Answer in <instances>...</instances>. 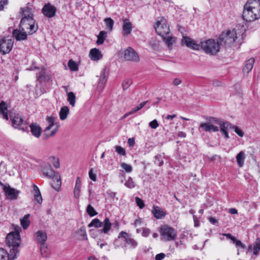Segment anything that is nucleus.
<instances>
[{
	"mask_svg": "<svg viewBox=\"0 0 260 260\" xmlns=\"http://www.w3.org/2000/svg\"><path fill=\"white\" fill-rule=\"evenodd\" d=\"M182 43L193 50H198L201 48L206 53L212 55H215L219 52L220 46L219 41H215L213 39H209L204 42H201L200 44H197L196 41L190 38L184 36H183Z\"/></svg>",
	"mask_w": 260,
	"mask_h": 260,
	"instance_id": "f257e3e1",
	"label": "nucleus"
},
{
	"mask_svg": "<svg viewBox=\"0 0 260 260\" xmlns=\"http://www.w3.org/2000/svg\"><path fill=\"white\" fill-rule=\"evenodd\" d=\"M245 32V26L239 24L232 31L228 30L223 32L219 36L218 41L220 45L231 46L237 42L238 43L240 39H242Z\"/></svg>",
	"mask_w": 260,
	"mask_h": 260,
	"instance_id": "f03ea898",
	"label": "nucleus"
},
{
	"mask_svg": "<svg viewBox=\"0 0 260 260\" xmlns=\"http://www.w3.org/2000/svg\"><path fill=\"white\" fill-rule=\"evenodd\" d=\"M7 246L10 249L11 259H16L19 255V250L18 248L21 243V237L20 233L17 232H12L10 233L6 238Z\"/></svg>",
	"mask_w": 260,
	"mask_h": 260,
	"instance_id": "7ed1b4c3",
	"label": "nucleus"
},
{
	"mask_svg": "<svg viewBox=\"0 0 260 260\" xmlns=\"http://www.w3.org/2000/svg\"><path fill=\"white\" fill-rule=\"evenodd\" d=\"M20 26L23 31L29 30V35H32L37 31L38 29V25L36 23V20L32 17H22L21 20Z\"/></svg>",
	"mask_w": 260,
	"mask_h": 260,
	"instance_id": "20e7f679",
	"label": "nucleus"
},
{
	"mask_svg": "<svg viewBox=\"0 0 260 260\" xmlns=\"http://www.w3.org/2000/svg\"><path fill=\"white\" fill-rule=\"evenodd\" d=\"M160 236L165 241L174 240L176 238V232L172 227L168 225H164L159 228Z\"/></svg>",
	"mask_w": 260,
	"mask_h": 260,
	"instance_id": "39448f33",
	"label": "nucleus"
},
{
	"mask_svg": "<svg viewBox=\"0 0 260 260\" xmlns=\"http://www.w3.org/2000/svg\"><path fill=\"white\" fill-rule=\"evenodd\" d=\"M102 226H104V228L100 230L101 233L108 234L111 227V223L108 218L106 217L104 222L100 221L98 218H94L88 224V227L89 228L94 227L98 228Z\"/></svg>",
	"mask_w": 260,
	"mask_h": 260,
	"instance_id": "423d86ee",
	"label": "nucleus"
},
{
	"mask_svg": "<svg viewBox=\"0 0 260 260\" xmlns=\"http://www.w3.org/2000/svg\"><path fill=\"white\" fill-rule=\"evenodd\" d=\"M208 121L206 122L201 123L199 126V130L203 129L206 132H217L219 131L218 126L214 125V124H217L216 118L213 117H210L207 118Z\"/></svg>",
	"mask_w": 260,
	"mask_h": 260,
	"instance_id": "0eeeda50",
	"label": "nucleus"
},
{
	"mask_svg": "<svg viewBox=\"0 0 260 260\" xmlns=\"http://www.w3.org/2000/svg\"><path fill=\"white\" fill-rule=\"evenodd\" d=\"M41 171L43 174L49 178L55 179L57 182V185L59 187L61 184L60 178H58V173H56L49 164H44L41 166Z\"/></svg>",
	"mask_w": 260,
	"mask_h": 260,
	"instance_id": "6e6552de",
	"label": "nucleus"
},
{
	"mask_svg": "<svg viewBox=\"0 0 260 260\" xmlns=\"http://www.w3.org/2000/svg\"><path fill=\"white\" fill-rule=\"evenodd\" d=\"M154 27L157 34L160 36L169 35L170 31L167 21L164 17L157 21Z\"/></svg>",
	"mask_w": 260,
	"mask_h": 260,
	"instance_id": "1a4fd4ad",
	"label": "nucleus"
},
{
	"mask_svg": "<svg viewBox=\"0 0 260 260\" xmlns=\"http://www.w3.org/2000/svg\"><path fill=\"white\" fill-rule=\"evenodd\" d=\"M9 116L12 125L14 128H18L23 132H28V127L27 126L20 127L21 125H23L24 121L18 113L10 112L9 113Z\"/></svg>",
	"mask_w": 260,
	"mask_h": 260,
	"instance_id": "9d476101",
	"label": "nucleus"
},
{
	"mask_svg": "<svg viewBox=\"0 0 260 260\" xmlns=\"http://www.w3.org/2000/svg\"><path fill=\"white\" fill-rule=\"evenodd\" d=\"M14 41L12 39L4 38L0 40V52L4 55L9 53L13 46Z\"/></svg>",
	"mask_w": 260,
	"mask_h": 260,
	"instance_id": "9b49d317",
	"label": "nucleus"
},
{
	"mask_svg": "<svg viewBox=\"0 0 260 260\" xmlns=\"http://www.w3.org/2000/svg\"><path fill=\"white\" fill-rule=\"evenodd\" d=\"M3 189L7 199L10 200H17L20 193L19 190L15 189L9 185L8 186L5 185H4Z\"/></svg>",
	"mask_w": 260,
	"mask_h": 260,
	"instance_id": "f8f14e48",
	"label": "nucleus"
},
{
	"mask_svg": "<svg viewBox=\"0 0 260 260\" xmlns=\"http://www.w3.org/2000/svg\"><path fill=\"white\" fill-rule=\"evenodd\" d=\"M56 11V8L49 3L45 4L42 9V14L45 17L49 18L54 17Z\"/></svg>",
	"mask_w": 260,
	"mask_h": 260,
	"instance_id": "ddd939ff",
	"label": "nucleus"
},
{
	"mask_svg": "<svg viewBox=\"0 0 260 260\" xmlns=\"http://www.w3.org/2000/svg\"><path fill=\"white\" fill-rule=\"evenodd\" d=\"M47 120L48 123V125L44 129V135L45 136L46 138L53 136L56 133L57 130V126H56L55 128L50 131V129L54 125V118L53 117H47Z\"/></svg>",
	"mask_w": 260,
	"mask_h": 260,
	"instance_id": "4468645a",
	"label": "nucleus"
},
{
	"mask_svg": "<svg viewBox=\"0 0 260 260\" xmlns=\"http://www.w3.org/2000/svg\"><path fill=\"white\" fill-rule=\"evenodd\" d=\"M123 238L124 239V241L129 245L131 248L135 249L138 245V242L131 235L125 232L121 231L119 233L118 238Z\"/></svg>",
	"mask_w": 260,
	"mask_h": 260,
	"instance_id": "2eb2a0df",
	"label": "nucleus"
},
{
	"mask_svg": "<svg viewBox=\"0 0 260 260\" xmlns=\"http://www.w3.org/2000/svg\"><path fill=\"white\" fill-rule=\"evenodd\" d=\"M124 58L126 60L137 62L139 57L137 53L131 47H128L124 51Z\"/></svg>",
	"mask_w": 260,
	"mask_h": 260,
	"instance_id": "dca6fc26",
	"label": "nucleus"
},
{
	"mask_svg": "<svg viewBox=\"0 0 260 260\" xmlns=\"http://www.w3.org/2000/svg\"><path fill=\"white\" fill-rule=\"evenodd\" d=\"M37 78L41 83L49 82L52 81L50 74L45 69H42L37 73Z\"/></svg>",
	"mask_w": 260,
	"mask_h": 260,
	"instance_id": "f3484780",
	"label": "nucleus"
},
{
	"mask_svg": "<svg viewBox=\"0 0 260 260\" xmlns=\"http://www.w3.org/2000/svg\"><path fill=\"white\" fill-rule=\"evenodd\" d=\"M242 18L247 22H251L257 19V18L254 15V13H253L252 10L248 8H246V6L245 5L244 6Z\"/></svg>",
	"mask_w": 260,
	"mask_h": 260,
	"instance_id": "a211bd4d",
	"label": "nucleus"
},
{
	"mask_svg": "<svg viewBox=\"0 0 260 260\" xmlns=\"http://www.w3.org/2000/svg\"><path fill=\"white\" fill-rule=\"evenodd\" d=\"M107 81V74L106 69L104 68L102 70L99 76V79L97 89L99 91H101L103 89L105 84Z\"/></svg>",
	"mask_w": 260,
	"mask_h": 260,
	"instance_id": "6ab92c4d",
	"label": "nucleus"
},
{
	"mask_svg": "<svg viewBox=\"0 0 260 260\" xmlns=\"http://www.w3.org/2000/svg\"><path fill=\"white\" fill-rule=\"evenodd\" d=\"M133 24L127 19H124L123 21L122 35L127 37L129 35L132 31Z\"/></svg>",
	"mask_w": 260,
	"mask_h": 260,
	"instance_id": "aec40b11",
	"label": "nucleus"
},
{
	"mask_svg": "<svg viewBox=\"0 0 260 260\" xmlns=\"http://www.w3.org/2000/svg\"><path fill=\"white\" fill-rule=\"evenodd\" d=\"M151 212L157 219L164 218L167 214L166 212L161 208L155 205H153Z\"/></svg>",
	"mask_w": 260,
	"mask_h": 260,
	"instance_id": "412c9836",
	"label": "nucleus"
},
{
	"mask_svg": "<svg viewBox=\"0 0 260 260\" xmlns=\"http://www.w3.org/2000/svg\"><path fill=\"white\" fill-rule=\"evenodd\" d=\"M47 236L45 232L42 230L38 231L35 233V241L40 244L45 243Z\"/></svg>",
	"mask_w": 260,
	"mask_h": 260,
	"instance_id": "4be33fe9",
	"label": "nucleus"
},
{
	"mask_svg": "<svg viewBox=\"0 0 260 260\" xmlns=\"http://www.w3.org/2000/svg\"><path fill=\"white\" fill-rule=\"evenodd\" d=\"M12 35L17 41L25 40L27 38V35L25 32H21L17 29L13 30Z\"/></svg>",
	"mask_w": 260,
	"mask_h": 260,
	"instance_id": "5701e85b",
	"label": "nucleus"
},
{
	"mask_svg": "<svg viewBox=\"0 0 260 260\" xmlns=\"http://www.w3.org/2000/svg\"><path fill=\"white\" fill-rule=\"evenodd\" d=\"M29 127L32 135L36 138L40 137L42 132L41 127L39 125L34 123H31Z\"/></svg>",
	"mask_w": 260,
	"mask_h": 260,
	"instance_id": "b1692460",
	"label": "nucleus"
},
{
	"mask_svg": "<svg viewBox=\"0 0 260 260\" xmlns=\"http://www.w3.org/2000/svg\"><path fill=\"white\" fill-rule=\"evenodd\" d=\"M89 56L90 58L93 60H98L102 57L101 52L96 48H93L90 50Z\"/></svg>",
	"mask_w": 260,
	"mask_h": 260,
	"instance_id": "393cba45",
	"label": "nucleus"
},
{
	"mask_svg": "<svg viewBox=\"0 0 260 260\" xmlns=\"http://www.w3.org/2000/svg\"><path fill=\"white\" fill-rule=\"evenodd\" d=\"M33 191L34 193L35 200H36L38 204H42V197L38 187L35 185H33Z\"/></svg>",
	"mask_w": 260,
	"mask_h": 260,
	"instance_id": "a878e982",
	"label": "nucleus"
},
{
	"mask_svg": "<svg viewBox=\"0 0 260 260\" xmlns=\"http://www.w3.org/2000/svg\"><path fill=\"white\" fill-rule=\"evenodd\" d=\"M255 59L252 57L247 60L245 64V66L243 69V72L245 73H248L253 68V64L254 63Z\"/></svg>",
	"mask_w": 260,
	"mask_h": 260,
	"instance_id": "bb28decb",
	"label": "nucleus"
},
{
	"mask_svg": "<svg viewBox=\"0 0 260 260\" xmlns=\"http://www.w3.org/2000/svg\"><path fill=\"white\" fill-rule=\"evenodd\" d=\"M246 8L249 9H260V1L259 0H249L245 4Z\"/></svg>",
	"mask_w": 260,
	"mask_h": 260,
	"instance_id": "cd10ccee",
	"label": "nucleus"
},
{
	"mask_svg": "<svg viewBox=\"0 0 260 260\" xmlns=\"http://www.w3.org/2000/svg\"><path fill=\"white\" fill-rule=\"evenodd\" d=\"M7 104L4 101H2L0 103V114L3 115L4 119L8 120V115L7 113Z\"/></svg>",
	"mask_w": 260,
	"mask_h": 260,
	"instance_id": "c85d7f7f",
	"label": "nucleus"
},
{
	"mask_svg": "<svg viewBox=\"0 0 260 260\" xmlns=\"http://www.w3.org/2000/svg\"><path fill=\"white\" fill-rule=\"evenodd\" d=\"M236 160L237 162L238 166L239 167H242L244 164V160L245 159V152L243 151H240L236 156Z\"/></svg>",
	"mask_w": 260,
	"mask_h": 260,
	"instance_id": "c756f323",
	"label": "nucleus"
},
{
	"mask_svg": "<svg viewBox=\"0 0 260 260\" xmlns=\"http://www.w3.org/2000/svg\"><path fill=\"white\" fill-rule=\"evenodd\" d=\"M21 11L22 12V17H26V18L28 17H32L33 18L34 16V11L30 7H29L28 6H26V7H24L23 8L21 9Z\"/></svg>",
	"mask_w": 260,
	"mask_h": 260,
	"instance_id": "7c9ffc66",
	"label": "nucleus"
},
{
	"mask_svg": "<svg viewBox=\"0 0 260 260\" xmlns=\"http://www.w3.org/2000/svg\"><path fill=\"white\" fill-rule=\"evenodd\" d=\"M216 120L217 122V124L220 126V131H223L224 130H226L228 128H232V125L228 121H222L220 119L216 118Z\"/></svg>",
	"mask_w": 260,
	"mask_h": 260,
	"instance_id": "2f4dec72",
	"label": "nucleus"
},
{
	"mask_svg": "<svg viewBox=\"0 0 260 260\" xmlns=\"http://www.w3.org/2000/svg\"><path fill=\"white\" fill-rule=\"evenodd\" d=\"M164 41L166 43L169 48H171L174 43H175L176 39L174 37L169 36L168 35H165L161 36Z\"/></svg>",
	"mask_w": 260,
	"mask_h": 260,
	"instance_id": "473e14b6",
	"label": "nucleus"
},
{
	"mask_svg": "<svg viewBox=\"0 0 260 260\" xmlns=\"http://www.w3.org/2000/svg\"><path fill=\"white\" fill-rule=\"evenodd\" d=\"M69 114V108L68 106H64L61 108L59 115L61 120H65Z\"/></svg>",
	"mask_w": 260,
	"mask_h": 260,
	"instance_id": "72a5a7b5",
	"label": "nucleus"
},
{
	"mask_svg": "<svg viewBox=\"0 0 260 260\" xmlns=\"http://www.w3.org/2000/svg\"><path fill=\"white\" fill-rule=\"evenodd\" d=\"M107 37V32L105 31H101L97 36L96 43L98 45H102L104 43Z\"/></svg>",
	"mask_w": 260,
	"mask_h": 260,
	"instance_id": "f704fd0d",
	"label": "nucleus"
},
{
	"mask_svg": "<svg viewBox=\"0 0 260 260\" xmlns=\"http://www.w3.org/2000/svg\"><path fill=\"white\" fill-rule=\"evenodd\" d=\"M11 256L10 251L8 253L5 249L0 248V260H14L10 258Z\"/></svg>",
	"mask_w": 260,
	"mask_h": 260,
	"instance_id": "c9c22d12",
	"label": "nucleus"
},
{
	"mask_svg": "<svg viewBox=\"0 0 260 260\" xmlns=\"http://www.w3.org/2000/svg\"><path fill=\"white\" fill-rule=\"evenodd\" d=\"M30 216V214H25L22 218L20 219L21 224L23 229H26L30 224V221L28 218Z\"/></svg>",
	"mask_w": 260,
	"mask_h": 260,
	"instance_id": "e433bc0d",
	"label": "nucleus"
},
{
	"mask_svg": "<svg viewBox=\"0 0 260 260\" xmlns=\"http://www.w3.org/2000/svg\"><path fill=\"white\" fill-rule=\"evenodd\" d=\"M148 102V101H145L144 102H142L139 104L136 108L133 109L130 112L126 113L125 115V116H127L128 115H130L131 114H133L136 112L137 111L141 110L142 108L144 107V106L146 105V104Z\"/></svg>",
	"mask_w": 260,
	"mask_h": 260,
	"instance_id": "4c0bfd02",
	"label": "nucleus"
},
{
	"mask_svg": "<svg viewBox=\"0 0 260 260\" xmlns=\"http://www.w3.org/2000/svg\"><path fill=\"white\" fill-rule=\"evenodd\" d=\"M107 28L109 31H112L114 24V20L111 18H106L104 19Z\"/></svg>",
	"mask_w": 260,
	"mask_h": 260,
	"instance_id": "58836bf2",
	"label": "nucleus"
},
{
	"mask_svg": "<svg viewBox=\"0 0 260 260\" xmlns=\"http://www.w3.org/2000/svg\"><path fill=\"white\" fill-rule=\"evenodd\" d=\"M67 100L72 107L75 106L76 103V96L73 92H69L68 93Z\"/></svg>",
	"mask_w": 260,
	"mask_h": 260,
	"instance_id": "ea45409f",
	"label": "nucleus"
},
{
	"mask_svg": "<svg viewBox=\"0 0 260 260\" xmlns=\"http://www.w3.org/2000/svg\"><path fill=\"white\" fill-rule=\"evenodd\" d=\"M68 66L70 69L72 71H77L78 70V65L72 59L69 60L68 62Z\"/></svg>",
	"mask_w": 260,
	"mask_h": 260,
	"instance_id": "a19ab883",
	"label": "nucleus"
},
{
	"mask_svg": "<svg viewBox=\"0 0 260 260\" xmlns=\"http://www.w3.org/2000/svg\"><path fill=\"white\" fill-rule=\"evenodd\" d=\"M124 185L128 188H133L135 187L136 184L132 177H129L126 180Z\"/></svg>",
	"mask_w": 260,
	"mask_h": 260,
	"instance_id": "79ce46f5",
	"label": "nucleus"
},
{
	"mask_svg": "<svg viewBox=\"0 0 260 260\" xmlns=\"http://www.w3.org/2000/svg\"><path fill=\"white\" fill-rule=\"evenodd\" d=\"M86 212L90 217H93L98 214V212L91 205H88L87 206Z\"/></svg>",
	"mask_w": 260,
	"mask_h": 260,
	"instance_id": "37998d69",
	"label": "nucleus"
},
{
	"mask_svg": "<svg viewBox=\"0 0 260 260\" xmlns=\"http://www.w3.org/2000/svg\"><path fill=\"white\" fill-rule=\"evenodd\" d=\"M40 252L41 255L43 257H47L48 252H47V247L45 245V243H43L40 245Z\"/></svg>",
	"mask_w": 260,
	"mask_h": 260,
	"instance_id": "c03bdc74",
	"label": "nucleus"
},
{
	"mask_svg": "<svg viewBox=\"0 0 260 260\" xmlns=\"http://www.w3.org/2000/svg\"><path fill=\"white\" fill-rule=\"evenodd\" d=\"M78 234L82 237L83 239H87V234L85 228L83 226L81 227L77 232Z\"/></svg>",
	"mask_w": 260,
	"mask_h": 260,
	"instance_id": "a18cd8bd",
	"label": "nucleus"
},
{
	"mask_svg": "<svg viewBox=\"0 0 260 260\" xmlns=\"http://www.w3.org/2000/svg\"><path fill=\"white\" fill-rule=\"evenodd\" d=\"M116 152L120 155L125 156L126 155V152L125 149L120 146H115Z\"/></svg>",
	"mask_w": 260,
	"mask_h": 260,
	"instance_id": "49530a36",
	"label": "nucleus"
},
{
	"mask_svg": "<svg viewBox=\"0 0 260 260\" xmlns=\"http://www.w3.org/2000/svg\"><path fill=\"white\" fill-rule=\"evenodd\" d=\"M154 164L158 166H161L164 164V161L162 160L160 155H156L154 157Z\"/></svg>",
	"mask_w": 260,
	"mask_h": 260,
	"instance_id": "de8ad7c7",
	"label": "nucleus"
},
{
	"mask_svg": "<svg viewBox=\"0 0 260 260\" xmlns=\"http://www.w3.org/2000/svg\"><path fill=\"white\" fill-rule=\"evenodd\" d=\"M132 80L131 79L125 80L122 84L123 89L124 90L127 89L129 86L132 84Z\"/></svg>",
	"mask_w": 260,
	"mask_h": 260,
	"instance_id": "09e8293b",
	"label": "nucleus"
},
{
	"mask_svg": "<svg viewBox=\"0 0 260 260\" xmlns=\"http://www.w3.org/2000/svg\"><path fill=\"white\" fill-rule=\"evenodd\" d=\"M121 167L123 168L126 172H131L132 171V167L131 165H128L126 163L123 162L121 165Z\"/></svg>",
	"mask_w": 260,
	"mask_h": 260,
	"instance_id": "8fccbe9b",
	"label": "nucleus"
},
{
	"mask_svg": "<svg viewBox=\"0 0 260 260\" xmlns=\"http://www.w3.org/2000/svg\"><path fill=\"white\" fill-rule=\"evenodd\" d=\"M135 200L137 206H139L140 208L142 209L144 207L145 204L142 199L139 197H136Z\"/></svg>",
	"mask_w": 260,
	"mask_h": 260,
	"instance_id": "3c124183",
	"label": "nucleus"
},
{
	"mask_svg": "<svg viewBox=\"0 0 260 260\" xmlns=\"http://www.w3.org/2000/svg\"><path fill=\"white\" fill-rule=\"evenodd\" d=\"M232 128L234 129L235 132L240 137H242L243 136V135H244L243 132L241 129L239 128L237 126L233 125Z\"/></svg>",
	"mask_w": 260,
	"mask_h": 260,
	"instance_id": "603ef678",
	"label": "nucleus"
},
{
	"mask_svg": "<svg viewBox=\"0 0 260 260\" xmlns=\"http://www.w3.org/2000/svg\"><path fill=\"white\" fill-rule=\"evenodd\" d=\"M149 125L152 128L155 129L159 125L156 119H154L149 123Z\"/></svg>",
	"mask_w": 260,
	"mask_h": 260,
	"instance_id": "864d4df0",
	"label": "nucleus"
},
{
	"mask_svg": "<svg viewBox=\"0 0 260 260\" xmlns=\"http://www.w3.org/2000/svg\"><path fill=\"white\" fill-rule=\"evenodd\" d=\"M151 233V230L148 228H143L142 236L144 237H147Z\"/></svg>",
	"mask_w": 260,
	"mask_h": 260,
	"instance_id": "5fc2aeb1",
	"label": "nucleus"
},
{
	"mask_svg": "<svg viewBox=\"0 0 260 260\" xmlns=\"http://www.w3.org/2000/svg\"><path fill=\"white\" fill-rule=\"evenodd\" d=\"M250 9L252 10V12L254 13V15H255L257 19H258L260 17V8L258 9L257 8H252Z\"/></svg>",
	"mask_w": 260,
	"mask_h": 260,
	"instance_id": "6e6d98bb",
	"label": "nucleus"
},
{
	"mask_svg": "<svg viewBox=\"0 0 260 260\" xmlns=\"http://www.w3.org/2000/svg\"><path fill=\"white\" fill-rule=\"evenodd\" d=\"M89 176L90 179L93 181H95L96 180V175L93 173L92 169H90L89 172Z\"/></svg>",
	"mask_w": 260,
	"mask_h": 260,
	"instance_id": "4d7b16f0",
	"label": "nucleus"
},
{
	"mask_svg": "<svg viewBox=\"0 0 260 260\" xmlns=\"http://www.w3.org/2000/svg\"><path fill=\"white\" fill-rule=\"evenodd\" d=\"M7 165L5 163L4 161H1L0 164V170H1L3 172L6 173L7 171V168L6 167Z\"/></svg>",
	"mask_w": 260,
	"mask_h": 260,
	"instance_id": "13d9d810",
	"label": "nucleus"
},
{
	"mask_svg": "<svg viewBox=\"0 0 260 260\" xmlns=\"http://www.w3.org/2000/svg\"><path fill=\"white\" fill-rule=\"evenodd\" d=\"M8 4V0H1L0 1V11H2L4 9V6L7 5Z\"/></svg>",
	"mask_w": 260,
	"mask_h": 260,
	"instance_id": "bf43d9fd",
	"label": "nucleus"
},
{
	"mask_svg": "<svg viewBox=\"0 0 260 260\" xmlns=\"http://www.w3.org/2000/svg\"><path fill=\"white\" fill-rule=\"evenodd\" d=\"M166 255L164 253H160L156 255L155 259V260H162L165 257Z\"/></svg>",
	"mask_w": 260,
	"mask_h": 260,
	"instance_id": "052dcab7",
	"label": "nucleus"
},
{
	"mask_svg": "<svg viewBox=\"0 0 260 260\" xmlns=\"http://www.w3.org/2000/svg\"><path fill=\"white\" fill-rule=\"evenodd\" d=\"M80 188H75L74 190V195L75 198L78 199L80 197Z\"/></svg>",
	"mask_w": 260,
	"mask_h": 260,
	"instance_id": "680f3d73",
	"label": "nucleus"
},
{
	"mask_svg": "<svg viewBox=\"0 0 260 260\" xmlns=\"http://www.w3.org/2000/svg\"><path fill=\"white\" fill-rule=\"evenodd\" d=\"M81 186V181L79 177L76 179L75 188H80Z\"/></svg>",
	"mask_w": 260,
	"mask_h": 260,
	"instance_id": "e2e57ef3",
	"label": "nucleus"
},
{
	"mask_svg": "<svg viewBox=\"0 0 260 260\" xmlns=\"http://www.w3.org/2000/svg\"><path fill=\"white\" fill-rule=\"evenodd\" d=\"M182 83V80L180 78H175L173 81V84L175 86H178Z\"/></svg>",
	"mask_w": 260,
	"mask_h": 260,
	"instance_id": "0e129e2a",
	"label": "nucleus"
},
{
	"mask_svg": "<svg viewBox=\"0 0 260 260\" xmlns=\"http://www.w3.org/2000/svg\"><path fill=\"white\" fill-rule=\"evenodd\" d=\"M51 158L54 160L53 166L54 167L56 168H58L59 167V162L58 159H56L54 157H52Z\"/></svg>",
	"mask_w": 260,
	"mask_h": 260,
	"instance_id": "69168bd1",
	"label": "nucleus"
},
{
	"mask_svg": "<svg viewBox=\"0 0 260 260\" xmlns=\"http://www.w3.org/2000/svg\"><path fill=\"white\" fill-rule=\"evenodd\" d=\"M127 144L129 147H133L135 144V139L134 138H129L127 141Z\"/></svg>",
	"mask_w": 260,
	"mask_h": 260,
	"instance_id": "338daca9",
	"label": "nucleus"
},
{
	"mask_svg": "<svg viewBox=\"0 0 260 260\" xmlns=\"http://www.w3.org/2000/svg\"><path fill=\"white\" fill-rule=\"evenodd\" d=\"M235 244L237 247H239L243 249L246 248L245 246L240 240H237Z\"/></svg>",
	"mask_w": 260,
	"mask_h": 260,
	"instance_id": "774afa93",
	"label": "nucleus"
}]
</instances>
